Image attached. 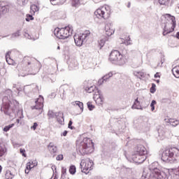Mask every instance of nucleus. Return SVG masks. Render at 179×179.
<instances>
[{
    "label": "nucleus",
    "instance_id": "1",
    "mask_svg": "<svg viewBox=\"0 0 179 179\" xmlns=\"http://www.w3.org/2000/svg\"><path fill=\"white\" fill-rule=\"evenodd\" d=\"M17 68L20 76L36 75L41 69V63L31 57L25 56Z\"/></svg>",
    "mask_w": 179,
    "mask_h": 179
},
{
    "label": "nucleus",
    "instance_id": "2",
    "mask_svg": "<svg viewBox=\"0 0 179 179\" xmlns=\"http://www.w3.org/2000/svg\"><path fill=\"white\" fill-rule=\"evenodd\" d=\"M76 148L81 155H89L94 150V143L87 137L80 138L76 142Z\"/></svg>",
    "mask_w": 179,
    "mask_h": 179
},
{
    "label": "nucleus",
    "instance_id": "3",
    "mask_svg": "<svg viewBox=\"0 0 179 179\" xmlns=\"http://www.w3.org/2000/svg\"><path fill=\"white\" fill-rule=\"evenodd\" d=\"M19 102L17 101L13 100H7V101L3 102V105L1 107V111L6 114V115H9V117H13V115H16V113H19Z\"/></svg>",
    "mask_w": 179,
    "mask_h": 179
},
{
    "label": "nucleus",
    "instance_id": "4",
    "mask_svg": "<svg viewBox=\"0 0 179 179\" xmlns=\"http://www.w3.org/2000/svg\"><path fill=\"white\" fill-rule=\"evenodd\" d=\"M179 157V150L176 147L165 149L162 155V160L165 163H176Z\"/></svg>",
    "mask_w": 179,
    "mask_h": 179
},
{
    "label": "nucleus",
    "instance_id": "5",
    "mask_svg": "<svg viewBox=\"0 0 179 179\" xmlns=\"http://www.w3.org/2000/svg\"><path fill=\"white\" fill-rule=\"evenodd\" d=\"M72 31H73V29L70 26L62 28L57 27L54 30V34L60 40H66V38H69L72 36Z\"/></svg>",
    "mask_w": 179,
    "mask_h": 179
},
{
    "label": "nucleus",
    "instance_id": "6",
    "mask_svg": "<svg viewBox=\"0 0 179 179\" xmlns=\"http://www.w3.org/2000/svg\"><path fill=\"white\" fill-rule=\"evenodd\" d=\"M164 16L165 19H167L168 22L165 24L163 36H167V34L173 33L174 29H176V17L172 16L170 14H164Z\"/></svg>",
    "mask_w": 179,
    "mask_h": 179
},
{
    "label": "nucleus",
    "instance_id": "7",
    "mask_svg": "<svg viewBox=\"0 0 179 179\" xmlns=\"http://www.w3.org/2000/svg\"><path fill=\"white\" fill-rule=\"evenodd\" d=\"M94 15L98 19H104L106 20L107 19H110L111 16V9H110V7L102 6L95 10Z\"/></svg>",
    "mask_w": 179,
    "mask_h": 179
},
{
    "label": "nucleus",
    "instance_id": "8",
    "mask_svg": "<svg viewBox=\"0 0 179 179\" xmlns=\"http://www.w3.org/2000/svg\"><path fill=\"white\" fill-rule=\"evenodd\" d=\"M109 61L118 65H124L125 61L122 59V55L118 50H112L109 55Z\"/></svg>",
    "mask_w": 179,
    "mask_h": 179
},
{
    "label": "nucleus",
    "instance_id": "9",
    "mask_svg": "<svg viewBox=\"0 0 179 179\" xmlns=\"http://www.w3.org/2000/svg\"><path fill=\"white\" fill-rule=\"evenodd\" d=\"M150 177L157 179H169V176L166 172L161 171L157 168H152V166H150Z\"/></svg>",
    "mask_w": 179,
    "mask_h": 179
},
{
    "label": "nucleus",
    "instance_id": "10",
    "mask_svg": "<svg viewBox=\"0 0 179 179\" xmlns=\"http://www.w3.org/2000/svg\"><path fill=\"white\" fill-rule=\"evenodd\" d=\"M32 110H37V115L43 114L44 111V97L41 95L35 99V106H31Z\"/></svg>",
    "mask_w": 179,
    "mask_h": 179
},
{
    "label": "nucleus",
    "instance_id": "11",
    "mask_svg": "<svg viewBox=\"0 0 179 179\" xmlns=\"http://www.w3.org/2000/svg\"><path fill=\"white\" fill-rule=\"evenodd\" d=\"M90 36V31H85L83 33L80 34H76L74 36V41L76 43V45L78 47H81V45H83V41L86 40V38L89 37Z\"/></svg>",
    "mask_w": 179,
    "mask_h": 179
},
{
    "label": "nucleus",
    "instance_id": "12",
    "mask_svg": "<svg viewBox=\"0 0 179 179\" xmlns=\"http://www.w3.org/2000/svg\"><path fill=\"white\" fill-rule=\"evenodd\" d=\"M93 161L89 158L84 159L80 162V166L83 170V173L87 174L91 170H93Z\"/></svg>",
    "mask_w": 179,
    "mask_h": 179
},
{
    "label": "nucleus",
    "instance_id": "13",
    "mask_svg": "<svg viewBox=\"0 0 179 179\" xmlns=\"http://www.w3.org/2000/svg\"><path fill=\"white\" fill-rule=\"evenodd\" d=\"M134 152L136 155H148V150H146V148L143 146V145L138 144L136 147L134 148Z\"/></svg>",
    "mask_w": 179,
    "mask_h": 179
},
{
    "label": "nucleus",
    "instance_id": "14",
    "mask_svg": "<svg viewBox=\"0 0 179 179\" xmlns=\"http://www.w3.org/2000/svg\"><path fill=\"white\" fill-rule=\"evenodd\" d=\"M115 32V28L111 23H108L105 26V34L110 37Z\"/></svg>",
    "mask_w": 179,
    "mask_h": 179
},
{
    "label": "nucleus",
    "instance_id": "15",
    "mask_svg": "<svg viewBox=\"0 0 179 179\" xmlns=\"http://www.w3.org/2000/svg\"><path fill=\"white\" fill-rule=\"evenodd\" d=\"M37 160H31L26 164L25 173L29 174L31 169H34L37 166Z\"/></svg>",
    "mask_w": 179,
    "mask_h": 179
},
{
    "label": "nucleus",
    "instance_id": "16",
    "mask_svg": "<svg viewBox=\"0 0 179 179\" xmlns=\"http://www.w3.org/2000/svg\"><path fill=\"white\" fill-rule=\"evenodd\" d=\"M133 159L136 163H143V162L146 160L147 157L145 155H141V154H135Z\"/></svg>",
    "mask_w": 179,
    "mask_h": 179
},
{
    "label": "nucleus",
    "instance_id": "17",
    "mask_svg": "<svg viewBox=\"0 0 179 179\" xmlns=\"http://www.w3.org/2000/svg\"><path fill=\"white\" fill-rule=\"evenodd\" d=\"M94 100L96 103V104L99 106H102L103 103H104V98L100 94V92H98V94L94 95Z\"/></svg>",
    "mask_w": 179,
    "mask_h": 179
},
{
    "label": "nucleus",
    "instance_id": "18",
    "mask_svg": "<svg viewBox=\"0 0 179 179\" xmlns=\"http://www.w3.org/2000/svg\"><path fill=\"white\" fill-rule=\"evenodd\" d=\"M48 150H49L50 155H55L58 152V147L52 142H50L48 145Z\"/></svg>",
    "mask_w": 179,
    "mask_h": 179
},
{
    "label": "nucleus",
    "instance_id": "19",
    "mask_svg": "<svg viewBox=\"0 0 179 179\" xmlns=\"http://www.w3.org/2000/svg\"><path fill=\"white\" fill-rule=\"evenodd\" d=\"M134 75L138 79H141V80H144L146 78V74L143 72V70L142 71H134Z\"/></svg>",
    "mask_w": 179,
    "mask_h": 179
},
{
    "label": "nucleus",
    "instance_id": "20",
    "mask_svg": "<svg viewBox=\"0 0 179 179\" xmlns=\"http://www.w3.org/2000/svg\"><path fill=\"white\" fill-rule=\"evenodd\" d=\"M6 147L3 145L2 142L0 141V157H3L6 156Z\"/></svg>",
    "mask_w": 179,
    "mask_h": 179
},
{
    "label": "nucleus",
    "instance_id": "21",
    "mask_svg": "<svg viewBox=\"0 0 179 179\" xmlns=\"http://www.w3.org/2000/svg\"><path fill=\"white\" fill-rule=\"evenodd\" d=\"M6 60L8 65H15V61L10 58V52H6Z\"/></svg>",
    "mask_w": 179,
    "mask_h": 179
},
{
    "label": "nucleus",
    "instance_id": "22",
    "mask_svg": "<svg viewBox=\"0 0 179 179\" xmlns=\"http://www.w3.org/2000/svg\"><path fill=\"white\" fill-rule=\"evenodd\" d=\"M131 108H136L137 110H142V106H141V102L139 101V98H136L131 107Z\"/></svg>",
    "mask_w": 179,
    "mask_h": 179
},
{
    "label": "nucleus",
    "instance_id": "23",
    "mask_svg": "<svg viewBox=\"0 0 179 179\" xmlns=\"http://www.w3.org/2000/svg\"><path fill=\"white\" fill-rule=\"evenodd\" d=\"M172 73L175 78H179V66H176L172 69Z\"/></svg>",
    "mask_w": 179,
    "mask_h": 179
},
{
    "label": "nucleus",
    "instance_id": "24",
    "mask_svg": "<svg viewBox=\"0 0 179 179\" xmlns=\"http://www.w3.org/2000/svg\"><path fill=\"white\" fill-rule=\"evenodd\" d=\"M57 120L59 122V124H64V113H58L57 115Z\"/></svg>",
    "mask_w": 179,
    "mask_h": 179
},
{
    "label": "nucleus",
    "instance_id": "25",
    "mask_svg": "<svg viewBox=\"0 0 179 179\" xmlns=\"http://www.w3.org/2000/svg\"><path fill=\"white\" fill-rule=\"evenodd\" d=\"M39 8L36 4L31 5V13H36L38 12Z\"/></svg>",
    "mask_w": 179,
    "mask_h": 179
},
{
    "label": "nucleus",
    "instance_id": "26",
    "mask_svg": "<svg viewBox=\"0 0 179 179\" xmlns=\"http://www.w3.org/2000/svg\"><path fill=\"white\" fill-rule=\"evenodd\" d=\"M58 115V113H54L52 110H49L48 113V117L49 120H51V118H54L55 117H57Z\"/></svg>",
    "mask_w": 179,
    "mask_h": 179
},
{
    "label": "nucleus",
    "instance_id": "27",
    "mask_svg": "<svg viewBox=\"0 0 179 179\" xmlns=\"http://www.w3.org/2000/svg\"><path fill=\"white\" fill-rule=\"evenodd\" d=\"M169 122L172 125V127H177V124H179L178 120L173 118L169 119Z\"/></svg>",
    "mask_w": 179,
    "mask_h": 179
},
{
    "label": "nucleus",
    "instance_id": "28",
    "mask_svg": "<svg viewBox=\"0 0 179 179\" xmlns=\"http://www.w3.org/2000/svg\"><path fill=\"white\" fill-rule=\"evenodd\" d=\"M173 179H179V166L173 171Z\"/></svg>",
    "mask_w": 179,
    "mask_h": 179
},
{
    "label": "nucleus",
    "instance_id": "29",
    "mask_svg": "<svg viewBox=\"0 0 179 179\" xmlns=\"http://www.w3.org/2000/svg\"><path fill=\"white\" fill-rule=\"evenodd\" d=\"M124 43L126 45H131V44H132V41H131L129 36L124 38Z\"/></svg>",
    "mask_w": 179,
    "mask_h": 179
},
{
    "label": "nucleus",
    "instance_id": "30",
    "mask_svg": "<svg viewBox=\"0 0 179 179\" xmlns=\"http://www.w3.org/2000/svg\"><path fill=\"white\" fill-rule=\"evenodd\" d=\"M5 178L6 179L13 178V175L12 174V172H10V171H6V172L5 173Z\"/></svg>",
    "mask_w": 179,
    "mask_h": 179
},
{
    "label": "nucleus",
    "instance_id": "31",
    "mask_svg": "<svg viewBox=\"0 0 179 179\" xmlns=\"http://www.w3.org/2000/svg\"><path fill=\"white\" fill-rule=\"evenodd\" d=\"M170 1L171 0H158V2L159 5H164L165 6H167V5L170 3Z\"/></svg>",
    "mask_w": 179,
    "mask_h": 179
},
{
    "label": "nucleus",
    "instance_id": "32",
    "mask_svg": "<svg viewBox=\"0 0 179 179\" xmlns=\"http://www.w3.org/2000/svg\"><path fill=\"white\" fill-rule=\"evenodd\" d=\"M73 106H78L80 110H83V103L79 101H76L73 102Z\"/></svg>",
    "mask_w": 179,
    "mask_h": 179
},
{
    "label": "nucleus",
    "instance_id": "33",
    "mask_svg": "<svg viewBox=\"0 0 179 179\" xmlns=\"http://www.w3.org/2000/svg\"><path fill=\"white\" fill-rule=\"evenodd\" d=\"M69 173L70 174H72V175L75 174V173H76V166L73 165L71 166L69 168Z\"/></svg>",
    "mask_w": 179,
    "mask_h": 179
},
{
    "label": "nucleus",
    "instance_id": "34",
    "mask_svg": "<svg viewBox=\"0 0 179 179\" xmlns=\"http://www.w3.org/2000/svg\"><path fill=\"white\" fill-rule=\"evenodd\" d=\"M71 3L72 6H79L80 5V0H73Z\"/></svg>",
    "mask_w": 179,
    "mask_h": 179
},
{
    "label": "nucleus",
    "instance_id": "35",
    "mask_svg": "<svg viewBox=\"0 0 179 179\" xmlns=\"http://www.w3.org/2000/svg\"><path fill=\"white\" fill-rule=\"evenodd\" d=\"M94 89H96L94 87L91 86L90 87H86L85 90L87 93H93V92H94Z\"/></svg>",
    "mask_w": 179,
    "mask_h": 179
},
{
    "label": "nucleus",
    "instance_id": "36",
    "mask_svg": "<svg viewBox=\"0 0 179 179\" xmlns=\"http://www.w3.org/2000/svg\"><path fill=\"white\" fill-rule=\"evenodd\" d=\"M98 44L99 45V48L101 49L102 47H104V44H106V41L104 39H101L99 41Z\"/></svg>",
    "mask_w": 179,
    "mask_h": 179
},
{
    "label": "nucleus",
    "instance_id": "37",
    "mask_svg": "<svg viewBox=\"0 0 179 179\" xmlns=\"http://www.w3.org/2000/svg\"><path fill=\"white\" fill-rule=\"evenodd\" d=\"M14 126H15V124H9L8 126H6L3 128L4 132H8V131H9V129H10V128H13Z\"/></svg>",
    "mask_w": 179,
    "mask_h": 179
},
{
    "label": "nucleus",
    "instance_id": "38",
    "mask_svg": "<svg viewBox=\"0 0 179 179\" xmlns=\"http://www.w3.org/2000/svg\"><path fill=\"white\" fill-rule=\"evenodd\" d=\"M65 176H66V168L62 167V178L64 179Z\"/></svg>",
    "mask_w": 179,
    "mask_h": 179
},
{
    "label": "nucleus",
    "instance_id": "39",
    "mask_svg": "<svg viewBox=\"0 0 179 179\" xmlns=\"http://www.w3.org/2000/svg\"><path fill=\"white\" fill-rule=\"evenodd\" d=\"M87 106L90 111L94 109V106L93 105V103H92V102H87Z\"/></svg>",
    "mask_w": 179,
    "mask_h": 179
},
{
    "label": "nucleus",
    "instance_id": "40",
    "mask_svg": "<svg viewBox=\"0 0 179 179\" xmlns=\"http://www.w3.org/2000/svg\"><path fill=\"white\" fill-rule=\"evenodd\" d=\"M156 104H157L156 101L152 100L150 103L151 111H155V106H156Z\"/></svg>",
    "mask_w": 179,
    "mask_h": 179
},
{
    "label": "nucleus",
    "instance_id": "41",
    "mask_svg": "<svg viewBox=\"0 0 179 179\" xmlns=\"http://www.w3.org/2000/svg\"><path fill=\"white\" fill-rule=\"evenodd\" d=\"M20 153L22 154V155L23 156V157H27V155H26V150L23 149V148H20Z\"/></svg>",
    "mask_w": 179,
    "mask_h": 179
},
{
    "label": "nucleus",
    "instance_id": "42",
    "mask_svg": "<svg viewBox=\"0 0 179 179\" xmlns=\"http://www.w3.org/2000/svg\"><path fill=\"white\" fill-rule=\"evenodd\" d=\"M155 92H156V85L152 83L150 88V93H155Z\"/></svg>",
    "mask_w": 179,
    "mask_h": 179
},
{
    "label": "nucleus",
    "instance_id": "43",
    "mask_svg": "<svg viewBox=\"0 0 179 179\" xmlns=\"http://www.w3.org/2000/svg\"><path fill=\"white\" fill-rule=\"evenodd\" d=\"M0 12H1V13H6V12H8V8L6 6H3L0 8Z\"/></svg>",
    "mask_w": 179,
    "mask_h": 179
},
{
    "label": "nucleus",
    "instance_id": "44",
    "mask_svg": "<svg viewBox=\"0 0 179 179\" xmlns=\"http://www.w3.org/2000/svg\"><path fill=\"white\" fill-rule=\"evenodd\" d=\"M34 17H33V15H27L26 20L27 22H30V20H33Z\"/></svg>",
    "mask_w": 179,
    "mask_h": 179
},
{
    "label": "nucleus",
    "instance_id": "45",
    "mask_svg": "<svg viewBox=\"0 0 179 179\" xmlns=\"http://www.w3.org/2000/svg\"><path fill=\"white\" fill-rule=\"evenodd\" d=\"M38 127V124H37V122H34V125L31 127V129H33V131H36Z\"/></svg>",
    "mask_w": 179,
    "mask_h": 179
},
{
    "label": "nucleus",
    "instance_id": "46",
    "mask_svg": "<svg viewBox=\"0 0 179 179\" xmlns=\"http://www.w3.org/2000/svg\"><path fill=\"white\" fill-rule=\"evenodd\" d=\"M19 36H20V32L19 31L12 34L13 38H15V37H19Z\"/></svg>",
    "mask_w": 179,
    "mask_h": 179
},
{
    "label": "nucleus",
    "instance_id": "47",
    "mask_svg": "<svg viewBox=\"0 0 179 179\" xmlns=\"http://www.w3.org/2000/svg\"><path fill=\"white\" fill-rule=\"evenodd\" d=\"M73 124V122H72V120H70L69 122L68 128H69L70 129H74L75 127L72 126Z\"/></svg>",
    "mask_w": 179,
    "mask_h": 179
},
{
    "label": "nucleus",
    "instance_id": "48",
    "mask_svg": "<svg viewBox=\"0 0 179 179\" xmlns=\"http://www.w3.org/2000/svg\"><path fill=\"white\" fill-rule=\"evenodd\" d=\"M56 160H64V155H59L56 157Z\"/></svg>",
    "mask_w": 179,
    "mask_h": 179
},
{
    "label": "nucleus",
    "instance_id": "49",
    "mask_svg": "<svg viewBox=\"0 0 179 179\" xmlns=\"http://www.w3.org/2000/svg\"><path fill=\"white\" fill-rule=\"evenodd\" d=\"M105 80H105L103 78H101V79L99 80L98 84H99V85H102V84L104 83V81H105Z\"/></svg>",
    "mask_w": 179,
    "mask_h": 179
},
{
    "label": "nucleus",
    "instance_id": "50",
    "mask_svg": "<svg viewBox=\"0 0 179 179\" xmlns=\"http://www.w3.org/2000/svg\"><path fill=\"white\" fill-rule=\"evenodd\" d=\"M103 78L105 80H107V79H110V77H108V74H106L105 75Z\"/></svg>",
    "mask_w": 179,
    "mask_h": 179
},
{
    "label": "nucleus",
    "instance_id": "51",
    "mask_svg": "<svg viewBox=\"0 0 179 179\" xmlns=\"http://www.w3.org/2000/svg\"><path fill=\"white\" fill-rule=\"evenodd\" d=\"M155 78H160V73L157 72L155 74Z\"/></svg>",
    "mask_w": 179,
    "mask_h": 179
},
{
    "label": "nucleus",
    "instance_id": "52",
    "mask_svg": "<svg viewBox=\"0 0 179 179\" xmlns=\"http://www.w3.org/2000/svg\"><path fill=\"white\" fill-rule=\"evenodd\" d=\"M63 136H66V135H68V131L65 130L63 134H62Z\"/></svg>",
    "mask_w": 179,
    "mask_h": 179
},
{
    "label": "nucleus",
    "instance_id": "53",
    "mask_svg": "<svg viewBox=\"0 0 179 179\" xmlns=\"http://www.w3.org/2000/svg\"><path fill=\"white\" fill-rule=\"evenodd\" d=\"M17 1H19V0H17ZM26 1L27 0H22V5H26Z\"/></svg>",
    "mask_w": 179,
    "mask_h": 179
},
{
    "label": "nucleus",
    "instance_id": "54",
    "mask_svg": "<svg viewBox=\"0 0 179 179\" xmlns=\"http://www.w3.org/2000/svg\"><path fill=\"white\" fill-rule=\"evenodd\" d=\"M108 76L109 78H111L113 76V73H111V72L108 73Z\"/></svg>",
    "mask_w": 179,
    "mask_h": 179
},
{
    "label": "nucleus",
    "instance_id": "55",
    "mask_svg": "<svg viewBox=\"0 0 179 179\" xmlns=\"http://www.w3.org/2000/svg\"><path fill=\"white\" fill-rule=\"evenodd\" d=\"M127 8H131V2H129V3H127Z\"/></svg>",
    "mask_w": 179,
    "mask_h": 179
},
{
    "label": "nucleus",
    "instance_id": "56",
    "mask_svg": "<svg viewBox=\"0 0 179 179\" xmlns=\"http://www.w3.org/2000/svg\"><path fill=\"white\" fill-rule=\"evenodd\" d=\"M16 122H17V124H19V122H20V120L17 119V120H16Z\"/></svg>",
    "mask_w": 179,
    "mask_h": 179
},
{
    "label": "nucleus",
    "instance_id": "57",
    "mask_svg": "<svg viewBox=\"0 0 179 179\" xmlns=\"http://www.w3.org/2000/svg\"><path fill=\"white\" fill-rule=\"evenodd\" d=\"M2 173V166L0 165V174Z\"/></svg>",
    "mask_w": 179,
    "mask_h": 179
},
{
    "label": "nucleus",
    "instance_id": "58",
    "mask_svg": "<svg viewBox=\"0 0 179 179\" xmlns=\"http://www.w3.org/2000/svg\"><path fill=\"white\" fill-rule=\"evenodd\" d=\"M159 82H160L159 80H157V83H159Z\"/></svg>",
    "mask_w": 179,
    "mask_h": 179
},
{
    "label": "nucleus",
    "instance_id": "59",
    "mask_svg": "<svg viewBox=\"0 0 179 179\" xmlns=\"http://www.w3.org/2000/svg\"><path fill=\"white\" fill-rule=\"evenodd\" d=\"M58 50H59V46L57 47Z\"/></svg>",
    "mask_w": 179,
    "mask_h": 179
},
{
    "label": "nucleus",
    "instance_id": "60",
    "mask_svg": "<svg viewBox=\"0 0 179 179\" xmlns=\"http://www.w3.org/2000/svg\"><path fill=\"white\" fill-rule=\"evenodd\" d=\"M50 1H55V0H50Z\"/></svg>",
    "mask_w": 179,
    "mask_h": 179
}]
</instances>
